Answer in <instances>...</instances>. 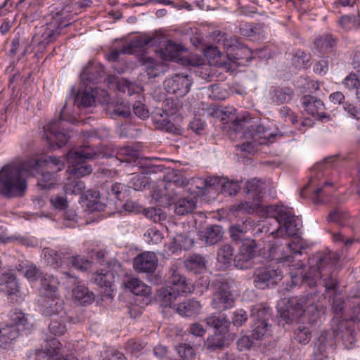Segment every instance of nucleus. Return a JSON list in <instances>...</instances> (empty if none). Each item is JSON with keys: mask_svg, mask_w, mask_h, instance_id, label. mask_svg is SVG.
I'll use <instances>...</instances> for the list:
<instances>
[{"mask_svg": "<svg viewBox=\"0 0 360 360\" xmlns=\"http://www.w3.org/2000/svg\"><path fill=\"white\" fill-rule=\"evenodd\" d=\"M64 162L58 158L49 156L43 160L32 159L20 164L9 163L0 170V193L8 198L22 195L27 189L25 175L35 176L44 170L38 182L41 188H51L53 184V173L64 169Z\"/></svg>", "mask_w": 360, "mask_h": 360, "instance_id": "obj_1", "label": "nucleus"}, {"mask_svg": "<svg viewBox=\"0 0 360 360\" xmlns=\"http://www.w3.org/2000/svg\"><path fill=\"white\" fill-rule=\"evenodd\" d=\"M340 256L336 253L319 254L311 259V266L308 273L303 276L304 281L309 286H314L316 282L323 279L326 290H333L338 285L336 278L332 275V271Z\"/></svg>", "mask_w": 360, "mask_h": 360, "instance_id": "obj_2", "label": "nucleus"}, {"mask_svg": "<svg viewBox=\"0 0 360 360\" xmlns=\"http://www.w3.org/2000/svg\"><path fill=\"white\" fill-rule=\"evenodd\" d=\"M72 7L71 5L66 4L64 0H56L49 7V12L53 19L46 24L44 31L41 34L44 44H47L56 39L60 34L61 29L70 24L68 22L72 12Z\"/></svg>", "mask_w": 360, "mask_h": 360, "instance_id": "obj_3", "label": "nucleus"}, {"mask_svg": "<svg viewBox=\"0 0 360 360\" xmlns=\"http://www.w3.org/2000/svg\"><path fill=\"white\" fill-rule=\"evenodd\" d=\"M266 213L279 224L276 230L271 233L275 237L286 238L295 236L302 225L301 219L286 207L270 205L266 207Z\"/></svg>", "mask_w": 360, "mask_h": 360, "instance_id": "obj_4", "label": "nucleus"}, {"mask_svg": "<svg viewBox=\"0 0 360 360\" xmlns=\"http://www.w3.org/2000/svg\"><path fill=\"white\" fill-rule=\"evenodd\" d=\"M101 155L102 157L105 156V154L102 155L98 150L89 146H84L77 151H70L67 154V160L72 165V168L70 167L68 171L77 177L88 175L91 173L92 168L89 165H84V162Z\"/></svg>", "mask_w": 360, "mask_h": 360, "instance_id": "obj_5", "label": "nucleus"}, {"mask_svg": "<svg viewBox=\"0 0 360 360\" xmlns=\"http://www.w3.org/2000/svg\"><path fill=\"white\" fill-rule=\"evenodd\" d=\"M250 316L253 319L251 335L253 339L262 340L271 335V325L267 321L269 317V309L262 304H257L251 309Z\"/></svg>", "mask_w": 360, "mask_h": 360, "instance_id": "obj_6", "label": "nucleus"}, {"mask_svg": "<svg viewBox=\"0 0 360 360\" xmlns=\"http://www.w3.org/2000/svg\"><path fill=\"white\" fill-rule=\"evenodd\" d=\"M290 308L282 314L286 323H292L294 319L300 317L303 313H309L313 315L318 314L317 307L314 304L312 295L307 294L300 297H291L289 300Z\"/></svg>", "mask_w": 360, "mask_h": 360, "instance_id": "obj_7", "label": "nucleus"}, {"mask_svg": "<svg viewBox=\"0 0 360 360\" xmlns=\"http://www.w3.org/2000/svg\"><path fill=\"white\" fill-rule=\"evenodd\" d=\"M11 320L13 323L6 324L0 328V346L1 347H6L18 338L19 326L25 328L28 323L27 316L22 312L13 313L11 315Z\"/></svg>", "mask_w": 360, "mask_h": 360, "instance_id": "obj_8", "label": "nucleus"}, {"mask_svg": "<svg viewBox=\"0 0 360 360\" xmlns=\"http://www.w3.org/2000/svg\"><path fill=\"white\" fill-rule=\"evenodd\" d=\"M60 120L71 121V119L67 116L66 104L60 112V120H53L44 127L47 141L51 145L52 142L56 141L58 148L65 146L69 139L65 133L60 131Z\"/></svg>", "mask_w": 360, "mask_h": 360, "instance_id": "obj_9", "label": "nucleus"}, {"mask_svg": "<svg viewBox=\"0 0 360 360\" xmlns=\"http://www.w3.org/2000/svg\"><path fill=\"white\" fill-rule=\"evenodd\" d=\"M253 283L257 288L264 289L275 285L283 278L282 271L271 266L257 268L253 274Z\"/></svg>", "mask_w": 360, "mask_h": 360, "instance_id": "obj_10", "label": "nucleus"}, {"mask_svg": "<svg viewBox=\"0 0 360 360\" xmlns=\"http://www.w3.org/2000/svg\"><path fill=\"white\" fill-rule=\"evenodd\" d=\"M191 84L192 81L189 77L184 75H175L164 82V86L167 92L175 95L177 98L186 95Z\"/></svg>", "mask_w": 360, "mask_h": 360, "instance_id": "obj_11", "label": "nucleus"}, {"mask_svg": "<svg viewBox=\"0 0 360 360\" xmlns=\"http://www.w3.org/2000/svg\"><path fill=\"white\" fill-rule=\"evenodd\" d=\"M234 298L226 283H219L216 285L215 291L212 295V305L219 311H224L233 306Z\"/></svg>", "mask_w": 360, "mask_h": 360, "instance_id": "obj_12", "label": "nucleus"}, {"mask_svg": "<svg viewBox=\"0 0 360 360\" xmlns=\"http://www.w3.org/2000/svg\"><path fill=\"white\" fill-rule=\"evenodd\" d=\"M158 258L155 252L146 251L138 255L133 261L134 269L138 272L153 273L158 266Z\"/></svg>", "mask_w": 360, "mask_h": 360, "instance_id": "obj_13", "label": "nucleus"}, {"mask_svg": "<svg viewBox=\"0 0 360 360\" xmlns=\"http://www.w3.org/2000/svg\"><path fill=\"white\" fill-rule=\"evenodd\" d=\"M61 344L57 339H51L44 342L41 349L37 350V360H63L65 356H60Z\"/></svg>", "mask_w": 360, "mask_h": 360, "instance_id": "obj_14", "label": "nucleus"}, {"mask_svg": "<svg viewBox=\"0 0 360 360\" xmlns=\"http://www.w3.org/2000/svg\"><path fill=\"white\" fill-rule=\"evenodd\" d=\"M63 275L69 280L70 283L75 285L72 289V297L81 304L90 303L94 300V294L90 292L84 284L77 281V278L72 276L68 272H64Z\"/></svg>", "mask_w": 360, "mask_h": 360, "instance_id": "obj_15", "label": "nucleus"}, {"mask_svg": "<svg viewBox=\"0 0 360 360\" xmlns=\"http://www.w3.org/2000/svg\"><path fill=\"white\" fill-rule=\"evenodd\" d=\"M40 311L48 316L65 314L63 311V302L56 295L55 297H40L38 300Z\"/></svg>", "mask_w": 360, "mask_h": 360, "instance_id": "obj_16", "label": "nucleus"}, {"mask_svg": "<svg viewBox=\"0 0 360 360\" xmlns=\"http://www.w3.org/2000/svg\"><path fill=\"white\" fill-rule=\"evenodd\" d=\"M168 279L172 285L170 288L176 289L179 294L189 293L193 290V287L187 283L186 278L175 265L169 268Z\"/></svg>", "mask_w": 360, "mask_h": 360, "instance_id": "obj_17", "label": "nucleus"}, {"mask_svg": "<svg viewBox=\"0 0 360 360\" xmlns=\"http://www.w3.org/2000/svg\"><path fill=\"white\" fill-rule=\"evenodd\" d=\"M286 252L289 254L284 255L281 252V247L273 245L269 248V257L280 262H292V255H300L301 252L298 245L294 243H288L285 247Z\"/></svg>", "mask_w": 360, "mask_h": 360, "instance_id": "obj_18", "label": "nucleus"}, {"mask_svg": "<svg viewBox=\"0 0 360 360\" xmlns=\"http://www.w3.org/2000/svg\"><path fill=\"white\" fill-rule=\"evenodd\" d=\"M44 257L46 263L54 269H58L68 264L69 253L63 250L59 252L50 248H44Z\"/></svg>", "mask_w": 360, "mask_h": 360, "instance_id": "obj_19", "label": "nucleus"}, {"mask_svg": "<svg viewBox=\"0 0 360 360\" xmlns=\"http://www.w3.org/2000/svg\"><path fill=\"white\" fill-rule=\"evenodd\" d=\"M84 89H79L75 96L74 103L78 107H89L95 102L96 89L86 84Z\"/></svg>", "mask_w": 360, "mask_h": 360, "instance_id": "obj_20", "label": "nucleus"}, {"mask_svg": "<svg viewBox=\"0 0 360 360\" xmlns=\"http://www.w3.org/2000/svg\"><path fill=\"white\" fill-rule=\"evenodd\" d=\"M180 295L174 288L170 287L162 288L158 291L157 299L162 306L172 308L176 311L178 304L175 302Z\"/></svg>", "mask_w": 360, "mask_h": 360, "instance_id": "obj_21", "label": "nucleus"}, {"mask_svg": "<svg viewBox=\"0 0 360 360\" xmlns=\"http://www.w3.org/2000/svg\"><path fill=\"white\" fill-rule=\"evenodd\" d=\"M252 139L255 144H268L273 141L274 134L262 124L250 125Z\"/></svg>", "mask_w": 360, "mask_h": 360, "instance_id": "obj_22", "label": "nucleus"}, {"mask_svg": "<svg viewBox=\"0 0 360 360\" xmlns=\"http://www.w3.org/2000/svg\"><path fill=\"white\" fill-rule=\"evenodd\" d=\"M223 234L221 226L211 225L200 233V237L207 245H212L222 239Z\"/></svg>", "mask_w": 360, "mask_h": 360, "instance_id": "obj_23", "label": "nucleus"}, {"mask_svg": "<svg viewBox=\"0 0 360 360\" xmlns=\"http://www.w3.org/2000/svg\"><path fill=\"white\" fill-rule=\"evenodd\" d=\"M197 198L189 195L179 199L174 204V212L178 215H184L192 212L196 207Z\"/></svg>", "mask_w": 360, "mask_h": 360, "instance_id": "obj_24", "label": "nucleus"}, {"mask_svg": "<svg viewBox=\"0 0 360 360\" xmlns=\"http://www.w3.org/2000/svg\"><path fill=\"white\" fill-rule=\"evenodd\" d=\"M103 68L100 64H89L81 74V80L84 85L94 84L102 76Z\"/></svg>", "mask_w": 360, "mask_h": 360, "instance_id": "obj_25", "label": "nucleus"}, {"mask_svg": "<svg viewBox=\"0 0 360 360\" xmlns=\"http://www.w3.org/2000/svg\"><path fill=\"white\" fill-rule=\"evenodd\" d=\"M302 104L304 110L312 116L319 115L323 110V103L310 95L303 96Z\"/></svg>", "mask_w": 360, "mask_h": 360, "instance_id": "obj_26", "label": "nucleus"}, {"mask_svg": "<svg viewBox=\"0 0 360 360\" xmlns=\"http://www.w3.org/2000/svg\"><path fill=\"white\" fill-rule=\"evenodd\" d=\"M336 44L335 39L330 34L317 37L314 41V49L321 55L331 52Z\"/></svg>", "mask_w": 360, "mask_h": 360, "instance_id": "obj_27", "label": "nucleus"}, {"mask_svg": "<svg viewBox=\"0 0 360 360\" xmlns=\"http://www.w3.org/2000/svg\"><path fill=\"white\" fill-rule=\"evenodd\" d=\"M58 281L53 276H49L41 279L40 297H55L57 295Z\"/></svg>", "mask_w": 360, "mask_h": 360, "instance_id": "obj_28", "label": "nucleus"}, {"mask_svg": "<svg viewBox=\"0 0 360 360\" xmlns=\"http://www.w3.org/2000/svg\"><path fill=\"white\" fill-rule=\"evenodd\" d=\"M201 304L195 300H187L178 304L176 307V311L181 316H191L200 311Z\"/></svg>", "mask_w": 360, "mask_h": 360, "instance_id": "obj_29", "label": "nucleus"}, {"mask_svg": "<svg viewBox=\"0 0 360 360\" xmlns=\"http://www.w3.org/2000/svg\"><path fill=\"white\" fill-rule=\"evenodd\" d=\"M233 248L231 245L226 244L222 245L217 252V262L224 269L228 268L234 262Z\"/></svg>", "mask_w": 360, "mask_h": 360, "instance_id": "obj_30", "label": "nucleus"}, {"mask_svg": "<svg viewBox=\"0 0 360 360\" xmlns=\"http://www.w3.org/2000/svg\"><path fill=\"white\" fill-rule=\"evenodd\" d=\"M124 285L136 295H147L150 292V288L138 278H131L128 279Z\"/></svg>", "mask_w": 360, "mask_h": 360, "instance_id": "obj_31", "label": "nucleus"}, {"mask_svg": "<svg viewBox=\"0 0 360 360\" xmlns=\"http://www.w3.org/2000/svg\"><path fill=\"white\" fill-rule=\"evenodd\" d=\"M185 266L188 271L198 274L205 269L206 262L203 257L199 255H194L186 259Z\"/></svg>", "mask_w": 360, "mask_h": 360, "instance_id": "obj_32", "label": "nucleus"}, {"mask_svg": "<svg viewBox=\"0 0 360 360\" xmlns=\"http://www.w3.org/2000/svg\"><path fill=\"white\" fill-rule=\"evenodd\" d=\"M67 317L65 314L58 315L56 317L52 319L49 326V329L51 333L55 336H59L64 334L66 330L65 322Z\"/></svg>", "mask_w": 360, "mask_h": 360, "instance_id": "obj_33", "label": "nucleus"}, {"mask_svg": "<svg viewBox=\"0 0 360 360\" xmlns=\"http://www.w3.org/2000/svg\"><path fill=\"white\" fill-rule=\"evenodd\" d=\"M292 90L288 87L274 89L270 91L271 101L277 104L290 101L292 98Z\"/></svg>", "mask_w": 360, "mask_h": 360, "instance_id": "obj_34", "label": "nucleus"}, {"mask_svg": "<svg viewBox=\"0 0 360 360\" xmlns=\"http://www.w3.org/2000/svg\"><path fill=\"white\" fill-rule=\"evenodd\" d=\"M181 49L180 45L169 41L165 49L160 50V55L165 60H174L178 58Z\"/></svg>", "mask_w": 360, "mask_h": 360, "instance_id": "obj_35", "label": "nucleus"}, {"mask_svg": "<svg viewBox=\"0 0 360 360\" xmlns=\"http://www.w3.org/2000/svg\"><path fill=\"white\" fill-rule=\"evenodd\" d=\"M267 185L259 179H253L246 184V192L252 195V198H260V195L265 193Z\"/></svg>", "mask_w": 360, "mask_h": 360, "instance_id": "obj_36", "label": "nucleus"}, {"mask_svg": "<svg viewBox=\"0 0 360 360\" xmlns=\"http://www.w3.org/2000/svg\"><path fill=\"white\" fill-rule=\"evenodd\" d=\"M207 326L213 327L219 333L226 331L229 324L228 320L223 315H212L205 319Z\"/></svg>", "mask_w": 360, "mask_h": 360, "instance_id": "obj_37", "label": "nucleus"}, {"mask_svg": "<svg viewBox=\"0 0 360 360\" xmlns=\"http://www.w3.org/2000/svg\"><path fill=\"white\" fill-rule=\"evenodd\" d=\"M139 156V151L131 147L120 148L117 153V159L121 162L130 163L135 162Z\"/></svg>", "mask_w": 360, "mask_h": 360, "instance_id": "obj_38", "label": "nucleus"}, {"mask_svg": "<svg viewBox=\"0 0 360 360\" xmlns=\"http://www.w3.org/2000/svg\"><path fill=\"white\" fill-rule=\"evenodd\" d=\"M194 244L193 238L185 234H176L173 239L172 248L174 250H188Z\"/></svg>", "mask_w": 360, "mask_h": 360, "instance_id": "obj_39", "label": "nucleus"}, {"mask_svg": "<svg viewBox=\"0 0 360 360\" xmlns=\"http://www.w3.org/2000/svg\"><path fill=\"white\" fill-rule=\"evenodd\" d=\"M94 280L96 284L101 288H110L114 281L113 273L104 271L94 274Z\"/></svg>", "mask_w": 360, "mask_h": 360, "instance_id": "obj_40", "label": "nucleus"}, {"mask_svg": "<svg viewBox=\"0 0 360 360\" xmlns=\"http://www.w3.org/2000/svg\"><path fill=\"white\" fill-rule=\"evenodd\" d=\"M240 34L251 40H259L264 37L265 32L262 25L255 27H240Z\"/></svg>", "mask_w": 360, "mask_h": 360, "instance_id": "obj_41", "label": "nucleus"}, {"mask_svg": "<svg viewBox=\"0 0 360 360\" xmlns=\"http://www.w3.org/2000/svg\"><path fill=\"white\" fill-rule=\"evenodd\" d=\"M311 338L309 328L305 326L299 325L294 330V339L302 345H307Z\"/></svg>", "mask_w": 360, "mask_h": 360, "instance_id": "obj_42", "label": "nucleus"}, {"mask_svg": "<svg viewBox=\"0 0 360 360\" xmlns=\"http://www.w3.org/2000/svg\"><path fill=\"white\" fill-rule=\"evenodd\" d=\"M4 283L2 284V290L7 292L9 295H17L19 292L18 283L13 274L4 275Z\"/></svg>", "mask_w": 360, "mask_h": 360, "instance_id": "obj_43", "label": "nucleus"}, {"mask_svg": "<svg viewBox=\"0 0 360 360\" xmlns=\"http://www.w3.org/2000/svg\"><path fill=\"white\" fill-rule=\"evenodd\" d=\"M143 214L155 223H161L167 219V214L160 208L150 207L144 209Z\"/></svg>", "mask_w": 360, "mask_h": 360, "instance_id": "obj_44", "label": "nucleus"}, {"mask_svg": "<svg viewBox=\"0 0 360 360\" xmlns=\"http://www.w3.org/2000/svg\"><path fill=\"white\" fill-rule=\"evenodd\" d=\"M196 345L191 346L189 344L184 343L180 344L176 347V351L184 360H193L195 356Z\"/></svg>", "mask_w": 360, "mask_h": 360, "instance_id": "obj_45", "label": "nucleus"}, {"mask_svg": "<svg viewBox=\"0 0 360 360\" xmlns=\"http://www.w3.org/2000/svg\"><path fill=\"white\" fill-rule=\"evenodd\" d=\"M117 88L120 91L127 93L129 96L141 91V88L139 85L123 79L117 82Z\"/></svg>", "mask_w": 360, "mask_h": 360, "instance_id": "obj_46", "label": "nucleus"}, {"mask_svg": "<svg viewBox=\"0 0 360 360\" xmlns=\"http://www.w3.org/2000/svg\"><path fill=\"white\" fill-rule=\"evenodd\" d=\"M206 330L202 324L194 323L190 325L187 330L188 335H193L197 339V345H200L203 342V335Z\"/></svg>", "mask_w": 360, "mask_h": 360, "instance_id": "obj_47", "label": "nucleus"}, {"mask_svg": "<svg viewBox=\"0 0 360 360\" xmlns=\"http://www.w3.org/2000/svg\"><path fill=\"white\" fill-rule=\"evenodd\" d=\"M110 107H112L113 112L119 116L128 117L131 115L129 105L123 101H117L115 103H112Z\"/></svg>", "mask_w": 360, "mask_h": 360, "instance_id": "obj_48", "label": "nucleus"}, {"mask_svg": "<svg viewBox=\"0 0 360 360\" xmlns=\"http://www.w3.org/2000/svg\"><path fill=\"white\" fill-rule=\"evenodd\" d=\"M256 248V242L252 239L246 238L243 240V243H241V245L239 248V252L254 258L255 256Z\"/></svg>", "mask_w": 360, "mask_h": 360, "instance_id": "obj_49", "label": "nucleus"}, {"mask_svg": "<svg viewBox=\"0 0 360 360\" xmlns=\"http://www.w3.org/2000/svg\"><path fill=\"white\" fill-rule=\"evenodd\" d=\"M144 237L146 241L151 244H158L164 238L163 234L156 227L148 229L144 233Z\"/></svg>", "mask_w": 360, "mask_h": 360, "instance_id": "obj_50", "label": "nucleus"}, {"mask_svg": "<svg viewBox=\"0 0 360 360\" xmlns=\"http://www.w3.org/2000/svg\"><path fill=\"white\" fill-rule=\"evenodd\" d=\"M309 58L310 56L308 53L298 50L295 53L292 60L296 67L301 68H306L309 65Z\"/></svg>", "mask_w": 360, "mask_h": 360, "instance_id": "obj_51", "label": "nucleus"}, {"mask_svg": "<svg viewBox=\"0 0 360 360\" xmlns=\"http://www.w3.org/2000/svg\"><path fill=\"white\" fill-rule=\"evenodd\" d=\"M252 257L238 252L234 258L235 266L240 269H248L252 265Z\"/></svg>", "mask_w": 360, "mask_h": 360, "instance_id": "obj_52", "label": "nucleus"}, {"mask_svg": "<svg viewBox=\"0 0 360 360\" xmlns=\"http://www.w3.org/2000/svg\"><path fill=\"white\" fill-rule=\"evenodd\" d=\"M84 189V182L79 180H72L64 187V191L67 194H79Z\"/></svg>", "mask_w": 360, "mask_h": 360, "instance_id": "obj_53", "label": "nucleus"}, {"mask_svg": "<svg viewBox=\"0 0 360 360\" xmlns=\"http://www.w3.org/2000/svg\"><path fill=\"white\" fill-rule=\"evenodd\" d=\"M240 186L238 182L229 181L224 178L223 184L220 189L221 193H224L229 195H236L239 191Z\"/></svg>", "mask_w": 360, "mask_h": 360, "instance_id": "obj_54", "label": "nucleus"}, {"mask_svg": "<svg viewBox=\"0 0 360 360\" xmlns=\"http://www.w3.org/2000/svg\"><path fill=\"white\" fill-rule=\"evenodd\" d=\"M147 344L141 340L132 339L127 342L126 349L133 354H137L139 352L146 348Z\"/></svg>", "mask_w": 360, "mask_h": 360, "instance_id": "obj_55", "label": "nucleus"}, {"mask_svg": "<svg viewBox=\"0 0 360 360\" xmlns=\"http://www.w3.org/2000/svg\"><path fill=\"white\" fill-rule=\"evenodd\" d=\"M131 183L134 190L139 191L149 184V179L144 174H136L131 178Z\"/></svg>", "mask_w": 360, "mask_h": 360, "instance_id": "obj_56", "label": "nucleus"}, {"mask_svg": "<svg viewBox=\"0 0 360 360\" xmlns=\"http://www.w3.org/2000/svg\"><path fill=\"white\" fill-rule=\"evenodd\" d=\"M22 274L30 281H35L42 276L41 271L34 264L27 266L22 271Z\"/></svg>", "mask_w": 360, "mask_h": 360, "instance_id": "obj_57", "label": "nucleus"}, {"mask_svg": "<svg viewBox=\"0 0 360 360\" xmlns=\"http://www.w3.org/2000/svg\"><path fill=\"white\" fill-rule=\"evenodd\" d=\"M67 264L68 266L71 264L72 266L75 267V269L83 271L87 269L89 262L87 259L80 257L79 256L70 257L69 254Z\"/></svg>", "mask_w": 360, "mask_h": 360, "instance_id": "obj_58", "label": "nucleus"}, {"mask_svg": "<svg viewBox=\"0 0 360 360\" xmlns=\"http://www.w3.org/2000/svg\"><path fill=\"white\" fill-rule=\"evenodd\" d=\"M248 315L247 312L242 309H236L233 312L232 323L236 326H242L248 320Z\"/></svg>", "mask_w": 360, "mask_h": 360, "instance_id": "obj_59", "label": "nucleus"}, {"mask_svg": "<svg viewBox=\"0 0 360 360\" xmlns=\"http://www.w3.org/2000/svg\"><path fill=\"white\" fill-rule=\"evenodd\" d=\"M339 22L340 26L346 30H350L354 27L357 28L360 25L359 20H356L355 18L349 15H344L341 17Z\"/></svg>", "mask_w": 360, "mask_h": 360, "instance_id": "obj_60", "label": "nucleus"}, {"mask_svg": "<svg viewBox=\"0 0 360 360\" xmlns=\"http://www.w3.org/2000/svg\"><path fill=\"white\" fill-rule=\"evenodd\" d=\"M348 217L349 215L347 213L340 211V210H335L329 214L328 220L330 221L345 224Z\"/></svg>", "mask_w": 360, "mask_h": 360, "instance_id": "obj_61", "label": "nucleus"}, {"mask_svg": "<svg viewBox=\"0 0 360 360\" xmlns=\"http://www.w3.org/2000/svg\"><path fill=\"white\" fill-rule=\"evenodd\" d=\"M230 236L236 243L243 242L245 238V231L240 225H235L230 228Z\"/></svg>", "mask_w": 360, "mask_h": 360, "instance_id": "obj_62", "label": "nucleus"}, {"mask_svg": "<svg viewBox=\"0 0 360 360\" xmlns=\"http://www.w3.org/2000/svg\"><path fill=\"white\" fill-rule=\"evenodd\" d=\"M217 40L219 44H222L226 48L236 46L238 44V39L236 37H231L225 33H219L217 37Z\"/></svg>", "mask_w": 360, "mask_h": 360, "instance_id": "obj_63", "label": "nucleus"}, {"mask_svg": "<svg viewBox=\"0 0 360 360\" xmlns=\"http://www.w3.org/2000/svg\"><path fill=\"white\" fill-rule=\"evenodd\" d=\"M343 84L349 89H358L360 86V79L355 73H350L343 80Z\"/></svg>", "mask_w": 360, "mask_h": 360, "instance_id": "obj_64", "label": "nucleus"}]
</instances>
